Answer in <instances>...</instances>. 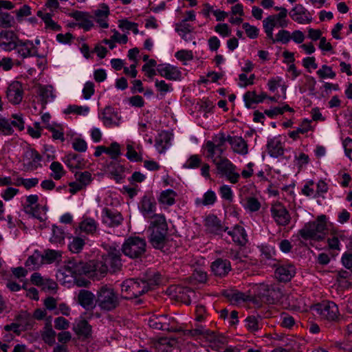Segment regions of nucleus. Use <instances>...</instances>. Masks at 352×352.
Returning <instances> with one entry per match:
<instances>
[{"mask_svg":"<svg viewBox=\"0 0 352 352\" xmlns=\"http://www.w3.org/2000/svg\"><path fill=\"white\" fill-rule=\"evenodd\" d=\"M149 230H151L150 243L156 249L166 252V248L169 242L168 237V225L163 215H155Z\"/></svg>","mask_w":352,"mask_h":352,"instance_id":"obj_1","label":"nucleus"},{"mask_svg":"<svg viewBox=\"0 0 352 352\" xmlns=\"http://www.w3.org/2000/svg\"><path fill=\"white\" fill-rule=\"evenodd\" d=\"M326 216L320 215L314 221L309 222L299 230V234L305 239L320 241L324 239L323 232L326 230Z\"/></svg>","mask_w":352,"mask_h":352,"instance_id":"obj_2","label":"nucleus"},{"mask_svg":"<svg viewBox=\"0 0 352 352\" xmlns=\"http://www.w3.org/2000/svg\"><path fill=\"white\" fill-rule=\"evenodd\" d=\"M148 291V285L144 279H129L122 285V292L125 298H135Z\"/></svg>","mask_w":352,"mask_h":352,"instance_id":"obj_3","label":"nucleus"},{"mask_svg":"<svg viewBox=\"0 0 352 352\" xmlns=\"http://www.w3.org/2000/svg\"><path fill=\"white\" fill-rule=\"evenodd\" d=\"M122 250L131 258H139L146 251V241L140 237H131L123 244Z\"/></svg>","mask_w":352,"mask_h":352,"instance_id":"obj_4","label":"nucleus"},{"mask_svg":"<svg viewBox=\"0 0 352 352\" xmlns=\"http://www.w3.org/2000/svg\"><path fill=\"white\" fill-rule=\"evenodd\" d=\"M314 314H318L323 319L334 321L338 317V306L333 302L318 303L311 307Z\"/></svg>","mask_w":352,"mask_h":352,"instance_id":"obj_5","label":"nucleus"},{"mask_svg":"<svg viewBox=\"0 0 352 352\" xmlns=\"http://www.w3.org/2000/svg\"><path fill=\"white\" fill-rule=\"evenodd\" d=\"M214 164L218 173L226 176L232 184H236L238 182L240 175L235 172L236 166L226 157L222 155L219 157V161Z\"/></svg>","mask_w":352,"mask_h":352,"instance_id":"obj_6","label":"nucleus"},{"mask_svg":"<svg viewBox=\"0 0 352 352\" xmlns=\"http://www.w3.org/2000/svg\"><path fill=\"white\" fill-rule=\"evenodd\" d=\"M167 293L172 298L180 301L186 305L190 303L191 296L194 295V291L189 287L179 285H171L167 289Z\"/></svg>","mask_w":352,"mask_h":352,"instance_id":"obj_7","label":"nucleus"},{"mask_svg":"<svg viewBox=\"0 0 352 352\" xmlns=\"http://www.w3.org/2000/svg\"><path fill=\"white\" fill-rule=\"evenodd\" d=\"M87 271L89 277L99 280L107 275L108 266L102 261H90L88 262Z\"/></svg>","mask_w":352,"mask_h":352,"instance_id":"obj_8","label":"nucleus"},{"mask_svg":"<svg viewBox=\"0 0 352 352\" xmlns=\"http://www.w3.org/2000/svg\"><path fill=\"white\" fill-rule=\"evenodd\" d=\"M64 268L65 272L70 274L72 276L83 274L87 276V273H89V271H87L88 262L85 263L76 259L69 260Z\"/></svg>","mask_w":352,"mask_h":352,"instance_id":"obj_9","label":"nucleus"},{"mask_svg":"<svg viewBox=\"0 0 352 352\" xmlns=\"http://www.w3.org/2000/svg\"><path fill=\"white\" fill-rule=\"evenodd\" d=\"M23 167L25 170H34L41 166V156L33 149H28L23 156Z\"/></svg>","mask_w":352,"mask_h":352,"instance_id":"obj_10","label":"nucleus"},{"mask_svg":"<svg viewBox=\"0 0 352 352\" xmlns=\"http://www.w3.org/2000/svg\"><path fill=\"white\" fill-rule=\"evenodd\" d=\"M23 95L22 85L19 81H14L9 85L6 90L8 100L14 104H19Z\"/></svg>","mask_w":352,"mask_h":352,"instance_id":"obj_11","label":"nucleus"},{"mask_svg":"<svg viewBox=\"0 0 352 352\" xmlns=\"http://www.w3.org/2000/svg\"><path fill=\"white\" fill-rule=\"evenodd\" d=\"M14 50H16L18 54L23 58L38 56V50L30 41L17 40Z\"/></svg>","mask_w":352,"mask_h":352,"instance_id":"obj_12","label":"nucleus"},{"mask_svg":"<svg viewBox=\"0 0 352 352\" xmlns=\"http://www.w3.org/2000/svg\"><path fill=\"white\" fill-rule=\"evenodd\" d=\"M96 302L98 307L104 311L110 310V287L102 285L97 292Z\"/></svg>","mask_w":352,"mask_h":352,"instance_id":"obj_13","label":"nucleus"},{"mask_svg":"<svg viewBox=\"0 0 352 352\" xmlns=\"http://www.w3.org/2000/svg\"><path fill=\"white\" fill-rule=\"evenodd\" d=\"M157 72L162 77L170 80H177L181 77V72L177 69V67L170 64L158 65Z\"/></svg>","mask_w":352,"mask_h":352,"instance_id":"obj_14","label":"nucleus"},{"mask_svg":"<svg viewBox=\"0 0 352 352\" xmlns=\"http://www.w3.org/2000/svg\"><path fill=\"white\" fill-rule=\"evenodd\" d=\"M271 210L273 217L278 224L286 226L289 223L290 215L282 204H277L274 205Z\"/></svg>","mask_w":352,"mask_h":352,"instance_id":"obj_15","label":"nucleus"},{"mask_svg":"<svg viewBox=\"0 0 352 352\" xmlns=\"http://www.w3.org/2000/svg\"><path fill=\"white\" fill-rule=\"evenodd\" d=\"M17 40L19 39L12 31L4 30L0 33V46L6 51L14 50Z\"/></svg>","mask_w":352,"mask_h":352,"instance_id":"obj_16","label":"nucleus"},{"mask_svg":"<svg viewBox=\"0 0 352 352\" xmlns=\"http://www.w3.org/2000/svg\"><path fill=\"white\" fill-rule=\"evenodd\" d=\"M109 8L105 3L100 4L98 8L94 11L95 21L100 28H107L109 27Z\"/></svg>","mask_w":352,"mask_h":352,"instance_id":"obj_17","label":"nucleus"},{"mask_svg":"<svg viewBox=\"0 0 352 352\" xmlns=\"http://www.w3.org/2000/svg\"><path fill=\"white\" fill-rule=\"evenodd\" d=\"M69 15L78 21L79 27L87 31L94 26L92 16L88 12L76 10L71 12Z\"/></svg>","mask_w":352,"mask_h":352,"instance_id":"obj_18","label":"nucleus"},{"mask_svg":"<svg viewBox=\"0 0 352 352\" xmlns=\"http://www.w3.org/2000/svg\"><path fill=\"white\" fill-rule=\"evenodd\" d=\"M96 296L91 291L81 289L78 295V302L85 309L89 310L95 307Z\"/></svg>","mask_w":352,"mask_h":352,"instance_id":"obj_19","label":"nucleus"},{"mask_svg":"<svg viewBox=\"0 0 352 352\" xmlns=\"http://www.w3.org/2000/svg\"><path fill=\"white\" fill-rule=\"evenodd\" d=\"M295 274V267L292 265L280 266L275 271L276 277L281 282L289 281Z\"/></svg>","mask_w":352,"mask_h":352,"instance_id":"obj_20","label":"nucleus"},{"mask_svg":"<svg viewBox=\"0 0 352 352\" xmlns=\"http://www.w3.org/2000/svg\"><path fill=\"white\" fill-rule=\"evenodd\" d=\"M291 17L298 23L308 24L311 21L309 14L301 6H296L289 12Z\"/></svg>","mask_w":352,"mask_h":352,"instance_id":"obj_21","label":"nucleus"},{"mask_svg":"<svg viewBox=\"0 0 352 352\" xmlns=\"http://www.w3.org/2000/svg\"><path fill=\"white\" fill-rule=\"evenodd\" d=\"M214 140V142L213 141H208L206 143L205 148H208L210 153L212 155L213 148H216L217 153L218 154V157H221L223 152L224 148H223V145L225 144V142L227 140V138L225 137V135L223 133H219V139Z\"/></svg>","mask_w":352,"mask_h":352,"instance_id":"obj_22","label":"nucleus"},{"mask_svg":"<svg viewBox=\"0 0 352 352\" xmlns=\"http://www.w3.org/2000/svg\"><path fill=\"white\" fill-rule=\"evenodd\" d=\"M211 268L214 274L219 276H225L231 270L230 262L221 258L213 262Z\"/></svg>","mask_w":352,"mask_h":352,"instance_id":"obj_23","label":"nucleus"},{"mask_svg":"<svg viewBox=\"0 0 352 352\" xmlns=\"http://www.w3.org/2000/svg\"><path fill=\"white\" fill-rule=\"evenodd\" d=\"M227 140L232 145L233 151L235 153L241 154H246L248 153V144L241 138L228 135Z\"/></svg>","mask_w":352,"mask_h":352,"instance_id":"obj_24","label":"nucleus"},{"mask_svg":"<svg viewBox=\"0 0 352 352\" xmlns=\"http://www.w3.org/2000/svg\"><path fill=\"white\" fill-rule=\"evenodd\" d=\"M206 226L210 232L216 234H219L222 231H226L227 230V228H223L217 217L214 214L209 215L206 217Z\"/></svg>","mask_w":352,"mask_h":352,"instance_id":"obj_25","label":"nucleus"},{"mask_svg":"<svg viewBox=\"0 0 352 352\" xmlns=\"http://www.w3.org/2000/svg\"><path fill=\"white\" fill-rule=\"evenodd\" d=\"M167 318L165 316H153L148 320V325L155 329H167L168 331H180L181 330L170 329L168 325Z\"/></svg>","mask_w":352,"mask_h":352,"instance_id":"obj_26","label":"nucleus"},{"mask_svg":"<svg viewBox=\"0 0 352 352\" xmlns=\"http://www.w3.org/2000/svg\"><path fill=\"white\" fill-rule=\"evenodd\" d=\"M43 265H44L43 256L42 253L38 250L34 251V254L29 256L25 261V266L33 270L38 269Z\"/></svg>","mask_w":352,"mask_h":352,"instance_id":"obj_27","label":"nucleus"},{"mask_svg":"<svg viewBox=\"0 0 352 352\" xmlns=\"http://www.w3.org/2000/svg\"><path fill=\"white\" fill-rule=\"evenodd\" d=\"M228 234L232 236L233 241L239 245H243L248 241L247 234L241 226H236L233 230L229 231Z\"/></svg>","mask_w":352,"mask_h":352,"instance_id":"obj_28","label":"nucleus"},{"mask_svg":"<svg viewBox=\"0 0 352 352\" xmlns=\"http://www.w3.org/2000/svg\"><path fill=\"white\" fill-rule=\"evenodd\" d=\"M267 97L265 94H261L260 95H257L254 91H247L244 95V100L245 102V106L248 108H250L253 103H259L263 102V100Z\"/></svg>","mask_w":352,"mask_h":352,"instance_id":"obj_29","label":"nucleus"},{"mask_svg":"<svg viewBox=\"0 0 352 352\" xmlns=\"http://www.w3.org/2000/svg\"><path fill=\"white\" fill-rule=\"evenodd\" d=\"M268 153L271 157H278L284 153V148L280 141L271 140L267 144Z\"/></svg>","mask_w":352,"mask_h":352,"instance_id":"obj_30","label":"nucleus"},{"mask_svg":"<svg viewBox=\"0 0 352 352\" xmlns=\"http://www.w3.org/2000/svg\"><path fill=\"white\" fill-rule=\"evenodd\" d=\"M38 95L41 98L43 104L45 105L48 101L54 98L52 86H39Z\"/></svg>","mask_w":352,"mask_h":352,"instance_id":"obj_31","label":"nucleus"},{"mask_svg":"<svg viewBox=\"0 0 352 352\" xmlns=\"http://www.w3.org/2000/svg\"><path fill=\"white\" fill-rule=\"evenodd\" d=\"M79 228L81 232L86 234H94L96 230L97 225L93 219L86 218L80 222Z\"/></svg>","mask_w":352,"mask_h":352,"instance_id":"obj_32","label":"nucleus"},{"mask_svg":"<svg viewBox=\"0 0 352 352\" xmlns=\"http://www.w3.org/2000/svg\"><path fill=\"white\" fill-rule=\"evenodd\" d=\"M42 254L44 265L52 264L61 258V252L54 250H45Z\"/></svg>","mask_w":352,"mask_h":352,"instance_id":"obj_33","label":"nucleus"},{"mask_svg":"<svg viewBox=\"0 0 352 352\" xmlns=\"http://www.w3.org/2000/svg\"><path fill=\"white\" fill-rule=\"evenodd\" d=\"M121 254L116 248H111V272L120 271L122 269Z\"/></svg>","mask_w":352,"mask_h":352,"instance_id":"obj_34","label":"nucleus"},{"mask_svg":"<svg viewBox=\"0 0 352 352\" xmlns=\"http://www.w3.org/2000/svg\"><path fill=\"white\" fill-rule=\"evenodd\" d=\"M74 331L79 336L87 338L91 333V326L88 324V322L86 320H80L74 327Z\"/></svg>","mask_w":352,"mask_h":352,"instance_id":"obj_35","label":"nucleus"},{"mask_svg":"<svg viewBox=\"0 0 352 352\" xmlns=\"http://www.w3.org/2000/svg\"><path fill=\"white\" fill-rule=\"evenodd\" d=\"M37 16L43 19L47 28L55 31L60 30V26L52 20L50 13H44L42 11H38Z\"/></svg>","mask_w":352,"mask_h":352,"instance_id":"obj_36","label":"nucleus"},{"mask_svg":"<svg viewBox=\"0 0 352 352\" xmlns=\"http://www.w3.org/2000/svg\"><path fill=\"white\" fill-rule=\"evenodd\" d=\"M50 170H52L51 177L56 180H59L65 174L63 166L58 162H53L50 164Z\"/></svg>","mask_w":352,"mask_h":352,"instance_id":"obj_37","label":"nucleus"},{"mask_svg":"<svg viewBox=\"0 0 352 352\" xmlns=\"http://www.w3.org/2000/svg\"><path fill=\"white\" fill-rule=\"evenodd\" d=\"M177 194L172 190H167L161 193L160 201L162 204L171 206L175 203V197Z\"/></svg>","mask_w":352,"mask_h":352,"instance_id":"obj_38","label":"nucleus"},{"mask_svg":"<svg viewBox=\"0 0 352 352\" xmlns=\"http://www.w3.org/2000/svg\"><path fill=\"white\" fill-rule=\"evenodd\" d=\"M85 245V240L81 237H74L72 241L68 245L69 250L73 253H79Z\"/></svg>","mask_w":352,"mask_h":352,"instance_id":"obj_39","label":"nucleus"},{"mask_svg":"<svg viewBox=\"0 0 352 352\" xmlns=\"http://www.w3.org/2000/svg\"><path fill=\"white\" fill-rule=\"evenodd\" d=\"M52 236L50 238V241L54 243H62L65 238V233L63 230L58 226H53L52 228Z\"/></svg>","mask_w":352,"mask_h":352,"instance_id":"obj_40","label":"nucleus"},{"mask_svg":"<svg viewBox=\"0 0 352 352\" xmlns=\"http://www.w3.org/2000/svg\"><path fill=\"white\" fill-rule=\"evenodd\" d=\"M14 133V129L11 126L9 120L0 117V134L3 135H11Z\"/></svg>","mask_w":352,"mask_h":352,"instance_id":"obj_41","label":"nucleus"},{"mask_svg":"<svg viewBox=\"0 0 352 352\" xmlns=\"http://www.w3.org/2000/svg\"><path fill=\"white\" fill-rule=\"evenodd\" d=\"M89 111V108L87 106L70 105L65 111V113H74L77 115H87Z\"/></svg>","mask_w":352,"mask_h":352,"instance_id":"obj_42","label":"nucleus"},{"mask_svg":"<svg viewBox=\"0 0 352 352\" xmlns=\"http://www.w3.org/2000/svg\"><path fill=\"white\" fill-rule=\"evenodd\" d=\"M14 18L9 13L0 11V28H8L12 25Z\"/></svg>","mask_w":352,"mask_h":352,"instance_id":"obj_43","label":"nucleus"},{"mask_svg":"<svg viewBox=\"0 0 352 352\" xmlns=\"http://www.w3.org/2000/svg\"><path fill=\"white\" fill-rule=\"evenodd\" d=\"M310 121L305 120L301 125V127L297 129V130L292 131L289 133L291 138L296 140L298 137L299 133H305L307 132L310 129Z\"/></svg>","mask_w":352,"mask_h":352,"instance_id":"obj_44","label":"nucleus"},{"mask_svg":"<svg viewBox=\"0 0 352 352\" xmlns=\"http://www.w3.org/2000/svg\"><path fill=\"white\" fill-rule=\"evenodd\" d=\"M76 180L84 188L89 184L91 182V173L85 171L82 173H76L75 174Z\"/></svg>","mask_w":352,"mask_h":352,"instance_id":"obj_45","label":"nucleus"},{"mask_svg":"<svg viewBox=\"0 0 352 352\" xmlns=\"http://www.w3.org/2000/svg\"><path fill=\"white\" fill-rule=\"evenodd\" d=\"M12 118L13 120H10L11 123V126H14L19 129V131H23L25 127V122L21 115L13 114L12 116Z\"/></svg>","mask_w":352,"mask_h":352,"instance_id":"obj_46","label":"nucleus"},{"mask_svg":"<svg viewBox=\"0 0 352 352\" xmlns=\"http://www.w3.org/2000/svg\"><path fill=\"white\" fill-rule=\"evenodd\" d=\"M55 336L56 332L52 329V328L47 327L45 331L43 332L42 337L45 342L52 344L55 342Z\"/></svg>","mask_w":352,"mask_h":352,"instance_id":"obj_47","label":"nucleus"},{"mask_svg":"<svg viewBox=\"0 0 352 352\" xmlns=\"http://www.w3.org/2000/svg\"><path fill=\"white\" fill-rule=\"evenodd\" d=\"M73 148L78 152H85L87 148L86 142L81 138H75L72 142Z\"/></svg>","mask_w":352,"mask_h":352,"instance_id":"obj_48","label":"nucleus"},{"mask_svg":"<svg viewBox=\"0 0 352 352\" xmlns=\"http://www.w3.org/2000/svg\"><path fill=\"white\" fill-rule=\"evenodd\" d=\"M317 74L322 78L327 77L333 78L336 76V74L332 71L331 67L325 65H322V68L317 72Z\"/></svg>","mask_w":352,"mask_h":352,"instance_id":"obj_49","label":"nucleus"},{"mask_svg":"<svg viewBox=\"0 0 352 352\" xmlns=\"http://www.w3.org/2000/svg\"><path fill=\"white\" fill-rule=\"evenodd\" d=\"M291 39L290 33L285 30H280L276 35L275 40H273V43L276 42H281L283 43H287Z\"/></svg>","mask_w":352,"mask_h":352,"instance_id":"obj_50","label":"nucleus"},{"mask_svg":"<svg viewBox=\"0 0 352 352\" xmlns=\"http://www.w3.org/2000/svg\"><path fill=\"white\" fill-rule=\"evenodd\" d=\"M243 28L245 30L248 36L250 38H255L258 35V30L256 28V27L250 25L248 23L243 24Z\"/></svg>","mask_w":352,"mask_h":352,"instance_id":"obj_51","label":"nucleus"},{"mask_svg":"<svg viewBox=\"0 0 352 352\" xmlns=\"http://www.w3.org/2000/svg\"><path fill=\"white\" fill-rule=\"evenodd\" d=\"M69 327V322L63 317H58L54 320V327L58 330H65Z\"/></svg>","mask_w":352,"mask_h":352,"instance_id":"obj_52","label":"nucleus"},{"mask_svg":"<svg viewBox=\"0 0 352 352\" xmlns=\"http://www.w3.org/2000/svg\"><path fill=\"white\" fill-rule=\"evenodd\" d=\"M126 149V157L130 160L135 162H141L142 160V157L135 151L132 145L128 144Z\"/></svg>","mask_w":352,"mask_h":352,"instance_id":"obj_53","label":"nucleus"},{"mask_svg":"<svg viewBox=\"0 0 352 352\" xmlns=\"http://www.w3.org/2000/svg\"><path fill=\"white\" fill-rule=\"evenodd\" d=\"M155 204L151 201L150 198L146 197H143L141 203L142 210L146 213H150L153 211Z\"/></svg>","mask_w":352,"mask_h":352,"instance_id":"obj_54","label":"nucleus"},{"mask_svg":"<svg viewBox=\"0 0 352 352\" xmlns=\"http://www.w3.org/2000/svg\"><path fill=\"white\" fill-rule=\"evenodd\" d=\"M94 93V85L92 82H87L85 84L84 88L82 89L83 97L87 100L91 98V96Z\"/></svg>","mask_w":352,"mask_h":352,"instance_id":"obj_55","label":"nucleus"},{"mask_svg":"<svg viewBox=\"0 0 352 352\" xmlns=\"http://www.w3.org/2000/svg\"><path fill=\"white\" fill-rule=\"evenodd\" d=\"M247 327L248 329L254 332L257 331L258 327V320L254 316H249L246 318Z\"/></svg>","mask_w":352,"mask_h":352,"instance_id":"obj_56","label":"nucleus"},{"mask_svg":"<svg viewBox=\"0 0 352 352\" xmlns=\"http://www.w3.org/2000/svg\"><path fill=\"white\" fill-rule=\"evenodd\" d=\"M119 26L128 30H132L135 34H137L139 32L138 24L135 23H131L128 21H120Z\"/></svg>","mask_w":352,"mask_h":352,"instance_id":"obj_57","label":"nucleus"},{"mask_svg":"<svg viewBox=\"0 0 352 352\" xmlns=\"http://www.w3.org/2000/svg\"><path fill=\"white\" fill-rule=\"evenodd\" d=\"M216 201V195L214 192L212 190L207 191L204 195V199L202 201V204L204 206L211 205L214 203Z\"/></svg>","mask_w":352,"mask_h":352,"instance_id":"obj_58","label":"nucleus"},{"mask_svg":"<svg viewBox=\"0 0 352 352\" xmlns=\"http://www.w3.org/2000/svg\"><path fill=\"white\" fill-rule=\"evenodd\" d=\"M46 128L52 133V138L54 140H60L61 141H64V134L61 130L56 129L52 124L46 126Z\"/></svg>","mask_w":352,"mask_h":352,"instance_id":"obj_59","label":"nucleus"},{"mask_svg":"<svg viewBox=\"0 0 352 352\" xmlns=\"http://www.w3.org/2000/svg\"><path fill=\"white\" fill-rule=\"evenodd\" d=\"M247 207L250 211L254 212L259 210L261 204L257 199L250 197L247 201Z\"/></svg>","mask_w":352,"mask_h":352,"instance_id":"obj_60","label":"nucleus"},{"mask_svg":"<svg viewBox=\"0 0 352 352\" xmlns=\"http://www.w3.org/2000/svg\"><path fill=\"white\" fill-rule=\"evenodd\" d=\"M146 283L148 285V290L152 289L155 286L160 285V275L159 274H156L153 275V277L145 280Z\"/></svg>","mask_w":352,"mask_h":352,"instance_id":"obj_61","label":"nucleus"},{"mask_svg":"<svg viewBox=\"0 0 352 352\" xmlns=\"http://www.w3.org/2000/svg\"><path fill=\"white\" fill-rule=\"evenodd\" d=\"M18 192V189L9 187L3 191L1 196L3 198V199H5L6 201H8L12 199L17 194Z\"/></svg>","mask_w":352,"mask_h":352,"instance_id":"obj_62","label":"nucleus"},{"mask_svg":"<svg viewBox=\"0 0 352 352\" xmlns=\"http://www.w3.org/2000/svg\"><path fill=\"white\" fill-rule=\"evenodd\" d=\"M214 30L223 36L230 35V30L226 23H220L215 26Z\"/></svg>","mask_w":352,"mask_h":352,"instance_id":"obj_63","label":"nucleus"},{"mask_svg":"<svg viewBox=\"0 0 352 352\" xmlns=\"http://www.w3.org/2000/svg\"><path fill=\"white\" fill-rule=\"evenodd\" d=\"M345 153L346 155L352 160V140L347 138L343 142Z\"/></svg>","mask_w":352,"mask_h":352,"instance_id":"obj_64","label":"nucleus"}]
</instances>
